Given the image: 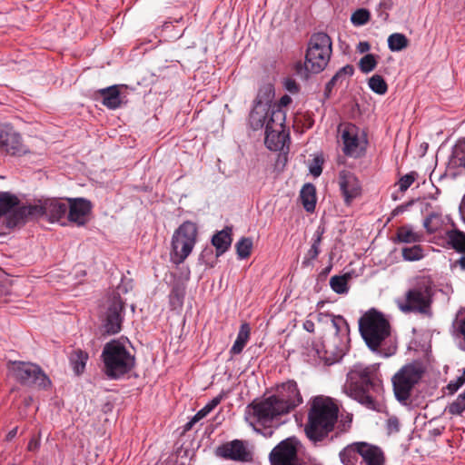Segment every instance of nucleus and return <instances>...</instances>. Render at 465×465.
<instances>
[{
  "label": "nucleus",
  "instance_id": "9b49d317",
  "mask_svg": "<svg viewBox=\"0 0 465 465\" xmlns=\"http://www.w3.org/2000/svg\"><path fill=\"white\" fill-rule=\"evenodd\" d=\"M343 143V153L350 157H360L364 150L365 140L360 138V129L351 123L341 124L338 127Z\"/></svg>",
  "mask_w": 465,
  "mask_h": 465
},
{
  "label": "nucleus",
  "instance_id": "a878e982",
  "mask_svg": "<svg viewBox=\"0 0 465 465\" xmlns=\"http://www.w3.org/2000/svg\"><path fill=\"white\" fill-rule=\"evenodd\" d=\"M360 442L348 445L340 452L343 465H357L360 456Z\"/></svg>",
  "mask_w": 465,
  "mask_h": 465
},
{
  "label": "nucleus",
  "instance_id": "a19ab883",
  "mask_svg": "<svg viewBox=\"0 0 465 465\" xmlns=\"http://www.w3.org/2000/svg\"><path fill=\"white\" fill-rule=\"evenodd\" d=\"M354 73V68L351 64H347L341 68L333 76L332 82L337 84H341L348 77L351 76Z\"/></svg>",
  "mask_w": 465,
  "mask_h": 465
},
{
  "label": "nucleus",
  "instance_id": "ea45409f",
  "mask_svg": "<svg viewBox=\"0 0 465 465\" xmlns=\"http://www.w3.org/2000/svg\"><path fill=\"white\" fill-rule=\"evenodd\" d=\"M453 158L457 165L465 168V140L459 141L453 150Z\"/></svg>",
  "mask_w": 465,
  "mask_h": 465
},
{
  "label": "nucleus",
  "instance_id": "4d7b16f0",
  "mask_svg": "<svg viewBox=\"0 0 465 465\" xmlns=\"http://www.w3.org/2000/svg\"><path fill=\"white\" fill-rule=\"evenodd\" d=\"M371 49V45L368 42H360L357 46V50L360 53H366Z\"/></svg>",
  "mask_w": 465,
  "mask_h": 465
},
{
  "label": "nucleus",
  "instance_id": "37998d69",
  "mask_svg": "<svg viewBox=\"0 0 465 465\" xmlns=\"http://www.w3.org/2000/svg\"><path fill=\"white\" fill-rule=\"evenodd\" d=\"M423 225L428 232H435L440 226V218L438 214L432 213L426 217Z\"/></svg>",
  "mask_w": 465,
  "mask_h": 465
},
{
  "label": "nucleus",
  "instance_id": "e2e57ef3",
  "mask_svg": "<svg viewBox=\"0 0 465 465\" xmlns=\"http://www.w3.org/2000/svg\"><path fill=\"white\" fill-rule=\"evenodd\" d=\"M196 419V414L192 418V420L190 421H188L185 425H184V430L187 431V430H190L193 426L198 422L200 420H195Z\"/></svg>",
  "mask_w": 465,
  "mask_h": 465
},
{
  "label": "nucleus",
  "instance_id": "8fccbe9b",
  "mask_svg": "<svg viewBox=\"0 0 465 465\" xmlns=\"http://www.w3.org/2000/svg\"><path fill=\"white\" fill-rule=\"evenodd\" d=\"M0 203H21L16 195L8 192H0Z\"/></svg>",
  "mask_w": 465,
  "mask_h": 465
},
{
  "label": "nucleus",
  "instance_id": "864d4df0",
  "mask_svg": "<svg viewBox=\"0 0 465 465\" xmlns=\"http://www.w3.org/2000/svg\"><path fill=\"white\" fill-rule=\"evenodd\" d=\"M285 88L292 94H296L299 92V84L295 82V80L292 78H287L284 83Z\"/></svg>",
  "mask_w": 465,
  "mask_h": 465
},
{
  "label": "nucleus",
  "instance_id": "58836bf2",
  "mask_svg": "<svg viewBox=\"0 0 465 465\" xmlns=\"http://www.w3.org/2000/svg\"><path fill=\"white\" fill-rule=\"evenodd\" d=\"M402 257L406 261H418L422 258V249L420 245H413L402 249Z\"/></svg>",
  "mask_w": 465,
  "mask_h": 465
},
{
  "label": "nucleus",
  "instance_id": "f8f14e48",
  "mask_svg": "<svg viewBox=\"0 0 465 465\" xmlns=\"http://www.w3.org/2000/svg\"><path fill=\"white\" fill-rule=\"evenodd\" d=\"M300 442L294 438H287L278 443L270 453L272 465H295L298 458Z\"/></svg>",
  "mask_w": 465,
  "mask_h": 465
},
{
  "label": "nucleus",
  "instance_id": "c756f323",
  "mask_svg": "<svg viewBox=\"0 0 465 465\" xmlns=\"http://www.w3.org/2000/svg\"><path fill=\"white\" fill-rule=\"evenodd\" d=\"M250 336V327L247 323H243L241 326L240 331L238 333L237 339L234 341L231 349V353L239 354L242 351L248 339Z\"/></svg>",
  "mask_w": 465,
  "mask_h": 465
},
{
  "label": "nucleus",
  "instance_id": "09e8293b",
  "mask_svg": "<svg viewBox=\"0 0 465 465\" xmlns=\"http://www.w3.org/2000/svg\"><path fill=\"white\" fill-rule=\"evenodd\" d=\"M322 158H321L320 156L314 157L309 164L310 173L315 177L320 176L322 172Z\"/></svg>",
  "mask_w": 465,
  "mask_h": 465
},
{
  "label": "nucleus",
  "instance_id": "39448f33",
  "mask_svg": "<svg viewBox=\"0 0 465 465\" xmlns=\"http://www.w3.org/2000/svg\"><path fill=\"white\" fill-rule=\"evenodd\" d=\"M104 373L111 379H119L130 372L135 365V358L118 341L107 342L102 352Z\"/></svg>",
  "mask_w": 465,
  "mask_h": 465
},
{
  "label": "nucleus",
  "instance_id": "f704fd0d",
  "mask_svg": "<svg viewBox=\"0 0 465 465\" xmlns=\"http://www.w3.org/2000/svg\"><path fill=\"white\" fill-rule=\"evenodd\" d=\"M397 238L400 242L411 243L420 242L421 235L408 227H401L398 229Z\"/></svg>",
  "mask_w": 465,
  "mask_h": 465
},
{
  "label": "nucleus",
  "instance_id": "1a4fd4ad",
  "mask_svg": "<svg viewBox=\"0 0 465 465\" xmlns=\"http://www.w3.org/2000/svg\"><path fill=\"white\" fill-rule=\"evenodd\" d=\"M247 413L254 422L263 427H271L273 420L288 412L276 397L272 395L262 401L250 403L247 406Z\"/></svg>",
  "mask_w": 465,
  "mask_h": 465
},
{
  "label": "nucleus",
  "instance_id": "423d86ee",
  "mask_svg": "<svg viewBox=\"0 0 465 465\" xmlns=\"http://www.w3.org/2000/svg\"><path fill=\"white\" fill-rule=\"evenodd\" d=\"M198 237V227L191 221L183 222L172 237V260L174 263H183L192 252Z\"/></svg>",
  "mask_w": 465,
  "mask_h": 465
},
{
  "label": "nucleus",
  "instance_id": "4468645a",
  "mask_svg": "<svg viewBox=\"0 0 465 465\" xmlns=\"http://www.w3.org/2000/svg\"><path fill=\"white\" fill-rule=\"evenodd\" d=\"M215 454L220 458L234 461L250 462L252 460V452L241 440H233L222 444L216 449Z\"/></svg>",
  "mask_w": 465,
  "mask_h": 465
},
{
  "label": "nucleus",
  "instance_id": "20e7f679",
  "mask_svg": "<svg viewBox=\"0 0 465 465\" xmlns=\"http://www.w3.org/2000/svg\"><path fill=\"white\" fill-rule=\"evenodd\" d=\"M359 331L367 346L377 351L391 335V324L382 312L372 308L360 318Z\"/></svg>",
  "mask_w": 465,
  "mask_h": 465
},
{
  "label": "nucleus",
  "instance_id": "393cba45",
  "mask_svg": "<svg viewBox=\"0 0 465 465\" xmlns=\"http://www.w3.org/2000/svg\"><path fill=\"white\" fill-rule=\"evenodd\" d=\"M232 227L226 226L213 236L212 244L215 247L217 256L223 254L231 246L232 242Z\"/></svg>",
  "mask_w": 465,
  "mask_h": 465
},
{
  "label": "nucleus",
  "instance_id": "6e6552de",
  "mask_svg": "<svg viewBox=\"0 0 465 465\" xmlns=\"http://www.w3.org/2000/svg\"><path fill=\"white\" fill-rule=\"evenodd\" d=\"M424 373L421 366L407 364L392 377L393 391L396 399L407 404L414 386L420 381Z\"/></svg>",
  "mask_w": 465,
  "mask_h": 465
},
{
  "label": "nucleus",
  "instance_id": "6ab92c4d",
  "mask_svg": "<svg viewBox=\"0 0 465 465\" xmlns=\"http://www.w3.org/2000/svg\"><path fill=\"white\" fill-rule=\"evenodd\" d=\"M67 205H18L17 208H26L30 211L25 217V223L31 216L46 215L51 213L49 220L51 222L58 221L66 212Z\"/></svg>",
  "mask_w": 465,
  "mask_h": 465
},
{
  "label": "nucleus",
  "instance_id": "69168bd1",
  "mask_svg": "<svg viewBox=\"0 0 465 465\" xmlns=\"http://www.w3.org/2000/svg\"><path fill=\"white\" fill-rule=\"evenodd\" d=\"M68 203H91L88 200L84 198L68 199Z\"/></svg>",
  "mask_w": 465,
  "mask_h": 465
},
{
  "label": "nucleus",
  "instance_id": "dca6fc26",
  "mask_svg": "<svg viewBox=\"0 0 465 465\" xmlns=\"http://www.w3.org/2000/svg\"><path fill=\"white\" fill-rule=\"evenodd\" d=\"M0 150L12 155L25 152L21 136L9 124H0Z\"/></svg>",
  "mask_w": 465,
  "mask_h": 465
},
{
  "label": "nucleus",
  "instance_id": "f03ea898",
  "mask_svg": "<svg viewBox=\"0 0 465 465\" xmlns=\"http://www.w3.org/2000/svg\"><path fill=\"white\" fill-rule=\"evenodd\" d=\"M339 408L329 397L317 396L308 411L307 423L304 430L312 441L323 440L334 429L338 420Z\"/></svg>",
  "mask_w": 465,
  "mask_h": 465
},
{
  "label": "nucleus",
  "instance_id": "de8ad7c7",
  "mask_svg": "<svg viewBox=\"0 0 465 465\" xmlns=\"http://www.w3.org/2000/svg\"><path fill=\"white\" fill-rule=\"evenodd\" d=\"M417 173L412 172L402 176L399 182L398 186L401 192H405L415 181Z\"/></svg>",
  "mask_w": 465,
  "mask_h": 465
},
{
  "label": "nucleus",
  "instance_id": "5701e85b",
  "mask_svg": "<svg viewBox=\"0 0 465 465\" xmlns=\"http://www.w3.org/2000/svg\"><path fill=\"white\" fill-rule=\"evenodd\" d=\"M288 139L289 134L286 132V130L265 129L264 143L268 149L272 151L282 150Z\"/></svg>",
  "mask_w": 465,
  "mask_h": 465
},
{
  "label": "nucleus",
  "instance_id": "a18cd8bd",
  "mask_svg": "<svg viewBox=\"0 0 465 465\" xmlns=\"http://www.w3.org/2000/svg\"><path fill=\"white\" fill-rule=\"evenodd\" d=\"M446 411L450 415H460L465 411L464 400L458 396L454 401L447 406Z\"/></svg>",
  "mask_w": 465,
  "mask_h": 465
},
{
  "label": "nucleus",
  "instance_id": "c03bdc74",
  "mask_svg": "<svg viewBox=\"0 0 465 465\" xmlns=\"http://www.w3.org/2000/svg\"><path fill=\"white\" fill-rule=\"evenodd\" d=\"M323 232H324V230L323 229H320V228L316 232H317V236L314 239L313 243L311 246L310 250L308 251V256H309L310 260L316 259L318 257L319 253H320L319 246H320L321 242H322Z\"/></svg>",
  "mask_w": 465,
  "mask_h": 465
},
{
  "label": "nucleus",
  "instance_id": "cd10ccee",
  "mask_svg": "<svg viewBox=\"0 0 465 465\" xmlns=\"http://www.w3.org/2000/svg\"><path fill=\"white\" fill-rule=\"evenodd\" d=\"M448 243L458 252L465 253V232L454 229L447 232Z\"/></svg>",
  "mask_w": 465,
  "mask_h": 465
},
{
  "label": "nucleus",
  "instance_id": "13d9d810",
  "mask_svg": "<svg viewBox=\"0 0 465 465\" xmlns=\"http://www.w3.org/2000/svg\"><path fill=\"white\" fill-rule=\"evenodd\" d=\"M388 424H389L390 429H392L395 431L399 430L400 424H399V420L397 418L389 419Z\"/></svg>",
  "mask_w": 465,
  "mask_h": 465
},
{
  "label": "nucleus",
  "instance_id": "0e129e2a",
  "mask_svg": "<svg viewBox=\"0 0 465 465\" xmlns=\"http://www.w3.org/2000/svg\"><path fill=\"white\" fill-rule=\"evenodd\" d=\"M17 430L18 428L15 427L14 428L13 430H11L5 436V440L6 441H11L15 436H16V433H17Z\"/></svg>",
  "mask_w": 465,
  "mask_h": 465
},
{
  "label": "nucleus",
  "instance_id": "c85d7f7f",
  "mask_svg": "<svg viewBox=\"0 0 465 465\" xmlns=\"http://www.w3.org/2000/svg\"><path fill=\"white\" fill-rule=\"evenodd\" d=\"M323 317L330 318L331 327L333 328L334 333L336 336L340 335V333L343 332V331L348 333L349 327H348V324L343 317L334 316V315H331L329 313L325 314V313L320 312L318 314V321L319 322L322 321Z\"/></svg>",
  "mask_w": 465,
  "mask_h": 465
},
{
  "label": "nucleus",
  "instance_id": "a211bd4d",
  "mask_svg": "<svg viewBox=\"0 0 465 465\" xmlns=\"http://www.w3.org/2000/svg\"><path fill=\"white\" fill-rule=\"evenodd\" d=\"M269 99L267 101H262L261 98V94L257 95L255 99V104L253 109L252 110L249 115V124L252 129L260 130L266 127V122L269 115Z\"/></svg>",
  "mask_w": 465,
  "mask_h": 465
},
{
  "label": "nucleus",
  "instance_id": "72a5a7b5",
  "mask_svg": "<svg viewBox=\"0 0 465 465\" xmlns=\"http://www.w3.org/2000/svg\"><path fill=\"white\" fill-rule=\"evenodd\" d=\"M301 203H316V188L312 183H306L300 192Z\"/></svg>",
  "mask_w": 465,
  "mask_h": 465
},
{
  "label": "nucleus",
  "instance_id": "c9c22d12",
  "mask_svg": "<svg viewBox=\"0 0 465 465\" xmlns=\"http://www.w3.org/2000/svg\"><path fill=\"white\" fill-rule=\"evenodd\" d=\"M369 87L378 94H384L388 91L387 83L379 74H374L369 79Z\"/></svg>",
  "mask_w": 465,
  "mask_h": 465
},
{
  "label": "nucleus",
  "instance_id": "473e14b6",
  "mask_svg": "<svg viewBox=\"0 0 465 465\" xmlns=\"http://www.w3.org/2000/svg\"><path fill=\"white\" fill-rule=\"evenodd\" d=\"M350 276L347 274L341 276H332L330 280V285L331 289L339 293L342 294L348 292V280Z\"/></svg>",
  "mask_w": 465,
  "mask_h": 465
},
{
  "label": "nucleus",
  "instance_id": "f257e3e1",
  "mask_svg": "<svg viewBox=\"0 0 465 465\" xmlns=\"http://www.w3.org/2000/svg\"><path fill=\"white\" fill-rule=\"evenodd\" d=\"M345 393L368 409H378V398L383 393L382 381L376 365H355L347 374Z\"/></svg>",
  "mask_w": 465,
  "mask_h": 465
},
{
  "label": "nucleus",
  "instance_id": "aec40b11",
  "mask_svg": "<svg viewBox=\"0 0 465 465\" xmlns=\"http://www.w3.org/2000/svg\"><path fill=\"white\" fill-rule=\"evenodd\" d=\"M340 187L345 202L349 203L361 194V185L358 179L350 173L340 176Z\"/></svg>",
  "mask_w": 465,
  "mask_h": 465
},
{
  "label": "nucleus",
  "instance_id": "338daca9",
  "mask_svg": "<svg viewBox=\"0 0 465 465\" xmlns=\"http://www.w3.org/2000/svg\"><path fill=\"white\" fill-rule=\"evenodd\" d=\"M172 297H176L178 301H181L183 298V294H180V291L178 288H173L171 293Z\"/></svg>",
  "mask_w": 465,
  "mask_h": 465
},
{
  "label": "nucleus",
  "instance_id": "680f3d73",
  "mask_svg": "<svg viewBox=\"0 0 465 465\" xmlns=\"http://www.w3.org/2000/svg\"><path fill=\"white\" fill-rule=\"evenodd\" d=\"M458 331L462 335L463 340L465 341V316H464V319L460 321Z\"/></svg>",
  "mask_w": 465,
  "mask_h": 465
},
{
  "label": "nucleus",
  "instance_id": "49530a36",
  "mask_svg": "<svg viewBox=\"0 0 465 465\" xmlns=\"http://www.w3.org/2000/svg\"><path fill=\"white\" fill-rule=\"evenodd\" d=\"M222 401V396L214 397L209 403L196 413L195 420H202L210 413Z\"/></svg>",
  "mask_w": 465,
  "mask_h": 465
},
{
  "label": "nucleus",
  "instance_id": "2eb2a0df",
  "mask_svg": "<svg viewBox=\"0 0 465 465\" xmlns=\"http://www.w3.org/2000/svg\"><path fill=\"white\" fill-rule=\"evenodd\" d=\"M274 397L288 413L302 401L297 384L293 381H289L279 386Z\"/></svg>",
  "mask_w": 465,
  "mask_h": 465
},
{
  "label": "nucleus",
  "instance_id": "79ce46f5",
  "mask_svg": "<svg viewBox=\"0 0 465 465\" xmlns=\"http://www.w3.org/2000/svg\"><path fill=\"white\" fill-rule=\"evenodd\" d=\"M370 20V12L367 9L356 10L351 17V21L355 25H363Z\"/></svg>",
  "mask_w": 465,
  "mask_h": 465
},
{
  "label": "nucleus",
  "instance_id": "4be33fe9",
  "mask_svg": "<svg viewBox=\"0 0 465 465\" xmlns=\"http://www.w3.org/2000/svg\"><path fill=\"white\" fill-rule=\"evenodd\" d=\"M269 115L266 122L267 130H286L285 120L286 112L285 109H282L279 105H269Z\"/></svg>",
  "mask_w": 465,
  "mask_h": 465
},
{
  "label": "nucleus",
  "instance_id": "bf43d9fd",
  "mask_svg": "<svg viewBox=\"0 0 465 465\" xmlns=\"http://www.w3.org/2000/svg\"><path fill=\"white\" fill-rule=\"evenodd\" d=\"M303 328L309 331V332H313L314 330H315V325H314V322L312 320H306L304 322H303Z\"/></svg>",
  "mask_w": 465,
  "mask_h": 465
},
{
  "label": "nucleus",
  "instance_id": "7c9ffc66",
  "mask_svg": "<svg viewBox=\"0 0 465 465\" xmlns=\"http://www.w3.org/2000/svg\"><path fill=\"white\" fill-rule=\"evenodd\" d=\"M92 205H69L68 218L78 224L84 223V217L89 213Z\"/></svg>",
  "mask_w": 465,
  "mask_h": 465
},
{
  "label": "nucleus",
  "instance_id": "774afa93",
  "mask_svg": "<svg viewBox=\"0 0 465 465\" xmlns=\"http://www.w3.org/2000/svg\"><path fill=\"white\" fill-rule=\"evenodd\" d=\"M461 269L465 270V255L460 257L457 262H456Z\"/></svg>",
  "mask_w": 465,
  "mask_h": 465
},
{
  "label": "nucleus",
  "instance_id": "603ef678",
  "mask_svg": "<svg viewBox=\"0 0 465 465\" xmlns=\"http://www.w3.org/2000/svg\"><path fill=\"white\" fill-rule=\"evenodd\" d=\"M465 383V379L464 377L461 375L460 377L457 378L456 381H450L447 388L448 390L451 392V393H454L456 392L463 384Z\"/></svg>",
  "mask_w": 465,
  "mask_h": 465
},
{
  "label": "nucleus",
  "instance_id": "0eeeda50",
  "mask_svg": "<svg viewBox=\"0 0 465 465\" xmlns=\"http://www.w3.org/2000/svg\"><path fill=\"white\" fill-rule=\"evenodd\" d=\"M433 291L428 280H421L410 289L405 295V301L399 302V308L403 312H419L430 315L431 310Z\"/></svg>",
  "mask_w": 465,
  "mask_h": 465
},
{
  "label": "nucleus",
  "instance_id": "4c0bfd02",
  "mask_svg": "<svg viewBox=\"0 0 465 465\" xmlns=\"http://www.w3.org/2000/svg\"><path fill=\"white\" fill-rule=\"evenodd\" d=\"M376 65L377 59L376 56L372 54H365L363 57L361 58L359 62V68L364 74H368L373 71Z\"/></svg>",
  "mask_w": 465,
  "mask_h": 465
},
{
  "label": "nucleus",
  "instance_id": "9d476101",
  "mask_svg": "<svg viewBox=\"0 0 465 465\" xmlns=\"http://www.w3.org/2000/svg\"><path fill=\"white\" fill-rule=\"evenodd\" d=\"M8 371L18 382L25 386L45 389L51 384L50 379L36 364L24 361L9 362Z\"/></svg>",
  "mask_w": 465,
  "mask_h": 465
},
{
  "label": "nucleus",
  "instance_id": "e433bc0d",
  "mask_svg": "<svg viewBox=\"0 0 465 465\" xmlns=\"http://www.w3.org/2000/svg\"><path fill=\"white\" fill-rule=\"evenodd\" d=\"M237 255L240 259H246L251 255L252 241L251 238H242L235 245Z\"/></svg>",
  "mask_w": 465,
  "mask_h": 465
},
{
  "label": "nucleus",
  "instance_id": "2f4dec72",
  "mask_svg": "<svg viewBox=\"0 0 465 465\" xmlns=\"http://www.w3.org/2000/svg\"><path fill=\"white\" fill-rule=\"evenodd\" d=\"M388 46L391 52H400L409 46V39L401 33H393L388 37Z\"/></svg>",
  "mask_w": 465,
  "mask_h": 465
},
{
  "label": "nucleus",
  "instance_id": "bb28decb",
  "mask_svg": "<svg viewBox=\"0 0 465 465\" xmlns=\"http://www.w3.org/2000/svg\"><path fill=\"white\" fill-rule=\"evenodd\" d=\"M88 358V353L81 349L74 350L71 352L69 360L76 375H80L84 372Z\"/></svg>",
  "mask_w": 465,
  "mask_h": 465
},
{
  "label": "nucleus",
  "instance_id": "5fc2aeb1",
  "mask_svg": "<svg viewBox=\"0 0 465 465\" xmlns=\"http://www.w3.org/2000/svg\"><path fill=\"white\" fill-rule=\"evenodd\" d=\"M291 103L292 98L289 95L285 94L280 99L278 104H273L272 105H279L281 106L282 109H284V107H286Z\"/></svg>",
  "mask_w": 465,
  "mask_h": 465
},
{
  "label": "nucleus",
  "instance_id": "412c9836",
  "mask_svg": "<svg viewBox=\"0 0 465 465\" xmlns=\"http://www.w3.org/2000/svg\"><path fill=\"white\" fill-rule=\"evenodd\" d=\"M360 456L367 465H384L381 450L374 445L360 442Z\"/></svg>",
  "mask_w": 465,
  "mask_h": 465
},
{
  "label": "nucleus",
  "instance_id": "b1692460",
  "mask_svg": "<svg viewBox=\"0 0 465 465\" xmlns=\"http://www.w3.org/2000/svg\"><path fill=\"white\" fill-rule=\"evenodd\" d=\"M97 94L101 96L102 104L109 109H117L122 104L120 90L117 85L100 89L97 91Z\"/></svg>",
  "mask_w": 465,
  "mask_h": 465
},
{
  "label": "nucleus",
  "instance_id": "f3484780",
  "mask_svg": "<svg viewBox=\"0 0 465 465\" xmlns=\"http://www.w3.org/2000/svg\"><path fill=\"white\" fill-rule=\"evenodd\" d=\"M18 205H0V223L7 228H15L25 224V217L30 213L26 208H17Z\"/></svg>",
  "mask_w": 465,
  "mask_h": 465
},
{
  "label": "nucleus",
  "instance_id": "052dcab7",
  "mask_svg": "<svg viewBox=\"0 0 465 465\" xmlns=\"http://www.w3.org/2000/svg\"><path fill=\"white\" fill-rule=\"evenodd\" d=\"M295 465H322V464L316 462L315 460H303L299 459L296 461Z\"/></svg>",
  "mask_w": 465,
  "mask_h": 465
},
{
  "label": "nucleus",
  "instance_id": "ddd939ff",
  "mask_svg": "<svg viewBox=\"0 0 465 465\" xmlns=\"http://www.w3.org/2000/svg\"><path fill=\"white\" fill-rule=\"evenodd\" d=\"M124 302L119 293L113 294L109 300L104 322V328L107 334H116L122 329L123 311Z\"/></svg>",
  "mask_w": 465,
  "mask_h": 465
},
{
  "label": "nucleus",
  "instance_id": "3c124183",
  "mask_svg": "<svg viewBox=\"0 0 465 465\" xmlns=\"http://www.w3.org/2000/svg\"><path fill=\"white\" fill-rule=\"evenodd\" d=\"M41 431L38 432L37 436H34L28 442L27 450L36 451L40 448Z\"/></svg>",
  "mask_w": 465,
  "mask_h": 465
},
{
  "label": "nucleus",
  "instance_id": "7ed1b4c3",
  "mask_svg": "<svg viewBox=\"0 0 465 465\" xmlns=\"http://www.w3.org/2000/svg\"><path fill=\"white\" fill-rule=\"evenodd\" d=\"M332 54L331 37L323 32L314 33L310 37L305 54V62L296 63L295 74L302 79H307L309 74H319L328 65Z\"/></svg>",
  "mask_w": 465,
  "mask_h": 465
},
{
  "label": "nucleus",
  "instance_id": "6e6d98bb",
  "mask_svg": "<svg viewBox=\"0 0 465 465\" xmlns=\"http://www.w3.org/2000/svg\"><path fill=\"white\" fill-rule=\"evenodd\" d=\"M337 85V84L335 82H332V79H331L327 84H326V86H325V90H324V96L325 98H329L331 96V90L333 87H335Z\"/></svg>",
  "mask_w": 465,
  "mask_h": 465
}]
</instances>
